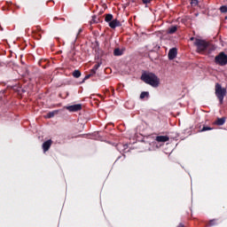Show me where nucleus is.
<instances>
[{"mask_svg": "<svg viewBox=\"0 0 227 227\" xmlns=\"http://www.w3.org/2000/svg\"><path fill=\"white\" fill-rule=\"evenodd\" d=\"M220 12L222 13H226L227 12V6L226 5H223L220 7Z\"/></svg>", "mask_w": 227, "mask_h": 227, "instance_id": "obj_20", "label": "nucleus"}, {"mask_svg": "<svg viewBox=\"0 0 227 227\" xmlns=\"http://www.w3.org/2000/svg\"><path fill=\"white\" fill-rule=\"evenodd\" d=\"M35 35H37V36H38L39 38H42V34L36 33Z\"/></svg>", "mask_w": 227, "mask_h": 227, "instance_id": "obj_27", "label": "nucleus"}, {"mask_svg": "<svg viewBox=\"0 0 227 227\" xmlns=\"http://www.w3.org/2000/svg\"><path fill=\"white\" fill-rule=\"evenodd\" d=\"M37 31L38 33H40V31H42V28L40 27H37Z\"/></svg>", "mask_w": 227, "mask_h": 227, "instance_id": "obj_29", "label": "nucleus"}, {"mask_svg": "<svg viewBox=\"0 0 227 227\" xmlns=\"http://www.w3.org/2000/svg\"><path fill=\"white\" fill-rule=\"evenodd\" d=\"M100 65H102V63L97 62V63L95 64V66L92 67L93 71H95V70L97 71L98 68H100Z\"/></svg>", "mask_w": 227, "mask_h": 227, "instance_id": "obj_21", "label": "nucleus"}, {"mask_svg": "<svg viewBox=\"0 0 227 227\" xmlns=\"http://www.w3.org/2000/svg\"><path fill=\"white\" fill-rule=\"evenodd\" d=\"M177 54H178V50L176 48L170 49L168 51V59H170V60L175 59V58H176Z\"/></svg>", "mask_w": 227, "mask_h": 227, "instance_id": "obj_7", "label": "nucleus"}, {"mask_svg": "<svg viewBox=\"0 0 227 227\" xmlns=\"http://www.w3.org/2000/svg\"><path fill=\"white\" fill-rule=\"evenodd\" d=\"M114 56H123V50L120 48H115L114 50Z\"/></svg>", "mask_w": 227, "mask_h": 227, "instance_id": "obj_11", "label": "nucleus"}, {"mask_svg": "<svg viewBox=\"0 0 227 227\" xmlns=\"http://www.w3.org/2000/svg\"><path fill=\"white\" fill-rule=\"evenodd\" d=\"M51 146H52V141L51 139L45 141L43 144V150L45 153V152H49V150L51 149Z\"/></svg>", "mask_w": 227, "mask_h": 227, "instance_id": "obj_8", "label": "nucleus"}, {"mask_svg": "<svg viewBox=\"0 0 227 227\" xmlns=\"http://www.w3.org/2000/svg\"><path fill=\"white\" fill-rule=\"evenodd\" d=\"M145 97H146V98L150 97V92H148V91H143V92H141V94H140V98L143 99V98H145Z\"/></svg>", "mask_w": 227, "mask_h": 227, "instance_id": "obj_16", "label": "nucleus"}, {"mask_svg": "<svg viewBox=\"0 0 227 227\" xmlns=\"http://www.w3.org/2000/svg\"><path fill=\"white\" fill-rule=\"evenodd\" d=\"M90 77H93V74H89L85 75L82 82H85L86 81H88V79H90Z\"/></svg>", "mask_w": 227, "mask_h": 227, "instance_id": "obj_22", "label": "nucleus"}, {"mask_svg": "<svg viewBox=\"0 0 227 227\" xmlns=\"http://www.w3.org/2000/svg\"><path fill=\"white\" fill-rule=\"evenodd\" d=\"M226 93L227 90L225 88H223L220 83H215V95L218 98L220 106H223L224 103V97L226 96Z\"/></svg>", "mask_w": 227, "mask_h": 227, "instance_id": "obj_3", "label": "nucleus"}, {"mask_svg": "<svg viewBox=\"0 0 227 227\" xmlns=\"http://www.w3.org/2000/svg\"><path fill=\"white\" fill-rule=\"evenodd\" d=\"M55 114H56V112H50L47 114V118H54Z\"/></svg>", "mask_w": 227, "mask_h": 227, "instance_id": "obj_23", "label": "nucleus"}, {"mask_svg": "<svg viewBox=\"0 0 227 227\" xmlns=\"http://www.w3.org/2000/svg\"><path fill=\"white\" fill-rule=\"evenodd\" d=\"M190 40H191V42H194V40H196V38L195 37H191Z\"/></svg>", "mask_w": 227, "mask_h": 227, "instance_id": "obj_28", "label": "nucleus"}, {"mask_svg": "<svg viewBox=\"0 0 227 227\" xmlns=\"http://www.w3.org/2000/svg\"><path fill=\"white\" fill-rule=\"evenodd\" d=\"M224 123H226V117H222V118H218L215 121V124L218 125V126H222L224 125Z\"/></svg>", "mask_w": 227, "mask_h": 227, "instance_id": "obj_10", "label": "nucleus"}, {"mask_svg": "<svg viewBox=\"0 0 227 227\" xmlns=\"http://www.w3.org/2000/svg\"><path fill=\"white\" fill-rule=\"evenodd\" d=\"M90 22V24H98V22H100V18H98L97 15H93Z\"/></svg>", "mask_w": 227, "mask_h": 227, "instance_id": "obj_13", "label": "nucleus"}, {"mask_svg": "<svg viewBox=\"0 0 227 227\" xmlns=\"http://www.w3.org/2000/svg\"><path fill=\"white\" fill-rule=\"evenodd\" d=\"M217 225V219H213L209 221L208 226H215Z\"/></svg>", "mask_w": 227, "mask_h": 227, "instance_id": "obj_17", "label": "nucleus"}, {"mask_svg": "<svg viewBox=\"0 0 227 227\" xmlns=\"http://www.w3.org/2000/svg\"><path fill=\"white\" fill-rule=\"evenodd\" d=\"M66 109L70 113H77V111H81L82 109V105L76 104L73 106H67Z\"/></svg>", "mask_w": 227, "mask_h": 227, "instance_id": "obj_5", "label": "nucleus"}, {"mask_svg": "<svg viewBox=\"0 0 227 227\" xmlns=\"http://www.w3.org/2000/svg\"><path fill=\"white\" fill-rule=\"evenodd\" d=\"M215 65H219L220 67H226V64H227V55H226V53H224V51L220 52L215 58Z\"/></svg>", "mask_w": 227, "mask_h": 227, "instance_id": "obj_4", "label": "nucleus"}, {"mask_svg": "<svg viewBox=\"0 0 227 227\" xmlns=\"http://www.w3.org/2000/svg\"><path fill=\"white\" fill-rule=\"evenodd\" d=\"M141 81L145 82V84H149L153 88H159V84H160V79L158 75L153 73L145 72L141 75Z\"/></svg>", "mask_w": 227, "mask_h": 227, "instance_id": "obj_2", "label": "nucleus"}, {"mask_svg": "<svg viewBox=\"0 0 227 227\" xmlns=\"http://www.w3.org/2000/svg\"><path fill=\"white\" fill-rule=\"evenodd\" d=\"M177 227H185V225H184V223H179Z\"/></svg>", "mask_w": 227, "mask_h": 227, "instance_id": "obj_26", "label": "nucleus"}, {"mask_svg": "<svg viewBox=\"0 0 227 227\" xmlns=\"http://www.w3.org/2000/svg\"><path fill=\"white\" fill-rule=\"evenodd\" d=\"M142 3L144 4H150V3H152V0H142Z\"/></svg>", "mask_w": 227, "mask_h": 227, "instance_id": "obj_24", "label": "nucleus"}, {"mask_svg": "<svg viewBox=\"0 0 227 227\" xmlns=\"http://www.w3.org/2000/svg\"><path fill=\"white\" fill-rule=\"evenodd\" d=\"M178 27L176 26H172L168 28V35H175L176 33Z\"/></svg>", "mask_w": 227, "mask_h": 227, "instance_id": "obj_12", "label": "nucleus"}, {"mask_svg": "<svg viewBox=\"0 0 227 227\" xmlns=\"http://www.w3.org/2000/svg\"><path fill=\"white\" fill-rule=\"evenodd\" d=\"M90 74H92V75H95V74H97V71L96 70L93 71V69H90Z\"/></svg>", "mask_w": 227, "mask_h": 227, "instance_id": "obj_25", "label": "nucleus"}, {"mask_svg": "<svg viewBox=\"0 0 227 227\" xmlns=\"http://www.w3.org/2000/svg\"><path fill=\"white\" fill-rule=\"evenodd\" d=\"M199 3L200 2L198 0H190V4L192 6H198Z\"/></svg>", "mask_w": 227, "mask_h": 227, "instance_id": "obj_19", "label": "nucleus"}, {"mask_svg": "<svg viewBox=\"0 0 227 227\" xmlns=\"http://www.w3.org/2000/svg\"><path fill=\"white\" fill-rule=\"evenodd\" d=\"M108 26L111 29H116V27H121V22L118 20H113L108 23Z\"/></svg>", "mask_w": 227, "mask_h": 227, "instance_id": "obj_6", "label": "nucleus"}, {"mask_svg": "<svg viewBox=\"0 0 227 227\" xmlns=\"http://www.w3.org/2000/svg\"><path fill=\"white\" fill-rule=\"evenodd\" d=\"M156 141L158 143H167V141H169V137H168V136H158V137H156Z\"/></svg>", "mask_w": 227, "mask_h": 227, "instance_id": "obj_9", "label": "nucleus"}, {"mask_svg": "<svg viewBox=\"0 0 227 227\" xmlns=\"http://www.w3.org/2000/svg\"><path fill=\"white\" fill-rule=\"evenodd\" d=\"M73 77H74L75 79H79V77H81L82 74L79 70H74L72 74Z\"/></svg>", "mask_w": 227, "mask_h": 227, "instance_id": "obj_15", "label": "nucleus"}, {"mask_svg": "<svg viewBox=\"0 0 227 227\" xmlns=\"http://www.w3.org/2000/svg\"><path fill=\"white\" fill-rule=\"evenodd\" d=\"M113 19H114L113 14H106L105 22H108L109 24L110 22H112Z\"/></svg>", "mask_w": 227, "mask_h": 227, "instance_id": "obj_14", "label": "nucleus"}, {"mask_svg": "<svg viewBox=\"0 0 227 227\" xmlns=\"http://www.w3.org/2000/svg\"><path fill=\"white\" fill-rule=\"evenodd\" d=\"M193 45L197 47L198 54H211L215 51V47L212 43L200 38L195 39Z\"/></svg>", "mask_w": 227, "mask_h": 227, "instance_id": "obj_1", "label": "nucleus"}, {"mask_svg": "<svg viewBox=\"0 0 227 227\" xmlns=\"http://www.w3.org/2000/svg\"><path fill=\"white\" fill-rule=\"evenodd\" d=\"M207 130H213V128H210L208 126H204L201 129L200 132H207Z\"/></svg>", "mask_w": 227, "mask_h": 227, "instance_id": "obj_18", "label": "nucleus"}]
</instances>
